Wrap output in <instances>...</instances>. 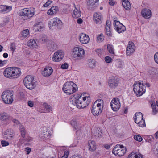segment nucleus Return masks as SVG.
Returning <instances> with one entry per match:
<instances>
[{
    "mask_svg": "<svg viewBox=\"0 0 158 158\" xmlns=\"http://www.w3.org/2000/svg\"><path fill=\"white\" fill-rule=\"evenodd\" d=\"M90 98L89 96H85L81 98V96L77 94H75L70 99V105L71 108L76 106L78 108H83L87 106L90 103L89 101L85 102L86 98Z\"/></svg>",
    "mask_w": 158,
    "mask_h": 158,
    "instance_id": "1",
    "label": "nucleus"
},
{
    "mask_svg": "<svg viewBox=\"0 0 158 158\" xmlns=\"http://www.w3.org/2000/svg\"><path fill=\"white\" fill-rule=\"evenodd\" d=\"M21 74L20 69L17 67L7 68L3 72L4 76L10 79L17 78L21 75Z\"/></svg>",
    "mask_w": 158,
    "mask_h": 158,
    "instance_id": "2",
    "label": "nucleus"
},
{
    "mask_svg": "<svg viewBox=\"0 0 158 158\" xmlns=\"http://www.w3.org/2000/svg\"><path fill=\"white\" fill-rule=\"evenodd\" d=\"M145 86L144 85L142 81H139L135 82L133 85V89L136 95L140 96L145 92Z\"/></svg>",
    "mask_w": 158,
    "mask_h": 158,
    "instance_id": "3",
    "label": "nucleus"
},
{
    "mask_svg": "<svg viewBox=\"0 0 158 158\" xmlns=\"http://www.w3.org/2000/svg\"><path fill=\"white\" fill-rule=\"evenodd\" d=\"M75 86H76V84L73 82L71 81H67L63 85V90L65 93L70 95L76 91V89L74 87Z\"/></svg>",
    "mask_w": 158,
    "mask_h": 158,
    "instance_id": "4",
    "label": "nucleus"
},
{
    "mask_svg": "<svg viewBox=\"0 0 158 158\" xmlns=\"http://www.w3.org/2000/svg\"><path fill=\"white\" fill-rule=\"evenodd\" d=\"M24 84L27 88L32 89L36 86L35 82L34 81V77L30 76H27L23 80Z\"/></svg>",
    "mask_w": 158,
    "mask_h": 158,
    "instance_id": "5",
    "label": "nucleus"
},
{
    "mask_svg": "<svg viewBox=\"0 0 158 158\" xmlns=\"http://www.w3.org/2000/svg\"><path fill=\"white\" fill-rule=\"evenodd\" d=\"M13 96L12 92L10 90H7L3 92L2 95V98L5 103L11 104L13 101Z\"/></svg>",
    "mask_w": 158,
    "mask_h": 158,
    "instance_id": "6",
    "label": "nucleus"
},
{
    "mask_svg": "<svg viewBox=\"0 0 158 158\" xmlns=\"http://www.w3.org/2000/svg\"><path fill=\"white\" fill-rule=\"evenodd\" d=\"M126 152V148L123 145L120 146L117 145L114 148L112 152L117 156H122Z\"/></svg>",
    "mask_w": 158,
    "mask_h": 158,
    "instance_id": "7",
    "label": "nucleus"
},
{
    "mask_svg": "<svg viewBox=\"0 0 158 158\" xmlns=\"http://www.w3.org/2000/svg\"><path fill=\"white\" fill-rule=\"evenodd\" d=\"M102 110L101 104L94 103L92 107L91 112L94 116L98 115L101 113Z\"/></svg>",
    "mask_w": 158,
    "mask_h": 158,
    "instance_id": "8",
    "label": "nucleus"
},
{
    "mask_svg": "<svg viewBox=\"0 0 158 158\" xmlns=\"http://www.w3.org/2000/svg\"><path fill=\"white\" fill-rule=\"evenodd\" d=\"M119 83L118 79L114 77H110L108 81V85L110 89H115L118 86Z\"/></svg>",
    "mask_w": 158,
    "mask_h": 158,
    "instance_id": "9",
    "label": "nucleus"
},
{
    "mask_svg": "<svg viewBox=\"0 0 158 158\" xmlns=\"http://www.w3.org/2000/svg\"><path fill=\"white\" fill-rule=\"evenodd\" d=\"M110 106L113 111H117L118 110L121 106L119 99L116 98L113 99L111 101Z\"/></svg>",
    "mask_w": 158,
    "mask_h": 158,
    "instance_id": "10",
    "label": "nucleus"
},
{
    "mask_svg": "<svg viewBox=\"0 0 158 158\" xmlns=\"http://www.w3.org/2000/svg\"><path fill=\"white\" fill-rule=\"evenodd\" d=\"M64 55V53L62 50H58L54 53L52 60L57 62L60 61L63 59Z\"/></svg>",
    "mask_w": 158,
    "mask_h": 158,
    "instance_id": "11",
    "label": "nucleus"
},
{
    "mask_svg": "<svg viewBox=\"0 0 158 158\" xmlns=\"http://www.w3.org/2000/svg\"><path fill=\"white\" fill-rule=\"evenodd\" d=\"M114 28L119 33L124 32L126 30V28L119 21H114Z\"/></svg>",
    "mask_w": 158,
    "mask_h": 158,
    "instance_id": "12",
    "label": "nucleus"
},
{
    "mask_svg": "<svg viewBox=\"0 0 158 158\" xmlns=\"http://www.w3.org/2000/svg\"><path fill=\"white\" fill-rule=\"evenodd\" d=\"M80 42L82 44H86L88 43L90 41L89 36L84 33L80 34L79 36Z\"/></svg>",
    "mask_w": 158,
    "mask_h": 158,
    "instance_id": "13",
    "label": "nucleus"
},
{
    "mask_svg": "<svg viewBox=\"0 0 158 158\" xmlns=\"http://www.w3.org/2000/svg\"><path fill=\"white\" fill-rule=\"evenodd\" d=\"M102 20V16L101 13H96L93 15V20L96 24H100Z\"/></svg>",
    "mask_w": 158,
    "mask_h": 158,
    "instance_id": "14",
    "label": "nucleus"
},
{
    "mask_svg": "<svg viewBox=\"0 0 158 158\" xmlns=\"http://www.w3.org/2000/svg\"><path fill=\"white\" fill-rule=\"evenodd\" d=\"M85 53L84 50H75L73 52V56L75 58L78 57L81 58Z\"/></svg>",
    "mask_w": 158,
    "mask_h": 158,
    "instance_id": "15",
    "label": "nucleus"
},
{
    "mask_svg": "<svg viewBox=\"0 0 158 158\" xmlns=\"http://www.w3.org/2000/svg\"><path fill=\"white\" fill-rule=\"evenodd\" d=\"M53 72V69L51 67H46L42 72V75L44 77L49 76Z\"/></svg>",
    "mask_w": 158,
    "mask_h": 158,
    "instance_id": "16",
    "label": "nucleus"
},
{
    "mask_svg": "<svg viewBox=\"0 0 158 158\" xmlns=\"http://www.w3.org/2000/svg\"><path fill=\"white\" fill-rule=\"evenodd\" d=\"M141 13L142 16L146 19L150 18L151 15V12L148 9H145L142 10Z\"/></svg>",
    "mask_w": 158,
    "mask_h": 158,
    "instance_id": "17",
    "label": "nucleus"
},
{
    "mask_svg": "<svg viewBox=\"0 0 158 158\" xmlns=\"http://www.w3.org/2000/svg\"><path fill=\"white\" fill-rule=\"evenodd\" d=\"M12 9L11 7L6 5L0 6V12L3 13H6L10 11Z\"/></svg>",
    "mask_w": 158,
    "mask_h": 158,
    "instance_id": "18",
    "label": "nucleus"
},
{
    "mask_svg": "<svg viewBox=\"0 0 158 158\" xmlns=\"http://www.w3.org/2000/svg\"><path fill=\"white\" fill-rule=\"evenodd\" d=\"M58 11V7L56 6H54L52 7L50 9L48 10L47 14L49 15H52L56 14Z\"/></svg>",
    "mask_w": 158,
    "mask_h": 158,
    "instance_id": "19",
    "label": "nucleus"
},
{
    "mask_svg": "<svg viewBox=\"0 0 158 158\" xmlns=\"http://www.w3.org/2000/svg\"><path fill=\"white\" fill-rule=\"evenodd\" d=\"M88 145L89 149L90 151H94L96 149V143L93 140H89L88 142Z\"/></svg>",
    "mask_w": 158,
    "mask_h": 158,
    "instance_id": "20",
    "label": "nucleus"
},
{
    "mask_svg": "<svg viewBox=\"0 0 158 158\" xmlns=\"http://www.w3.org/2000/svg\"><path fill=\"white\" fill-rule=\"evenodd\" d=\"M143 119V114L140 112H136L135 114V116L134 117V120L135 123Z\"/></svg>",
    "mask_w": 158,
    "mask_h": 158,
    "instance_id": "21",
    "label": "nucleus"
},
{
    "mask_svg": "<svg viewBox=\"0 0 158 158\" xmlns=\"http://www.w3.org/2000/svg\"><path fill=\"white\" fill-rule=\"evenodd\" d=\"M26 18L29 19L32 17L35 13V10L34 8H27Z\"/></svg>",
    "mask_w": 158,
    "mask_h": 158,
    "instance_id": "22",
    "label": "nucleus"
},
{
    "mask_svg": "<svg viewBox=\"0 0 158 158\" xmlns=\"http://www.w3.org/2000/svg\"><path fill=\"white\" fill-rule=\"evenodd\" d=\"M122 3L123 7L126 10H130L131 8V5L128 0H122Z\"/></svg>",
    "mask_w": 158,
    "mask_h": 158,
    "instance_id": "23",
    "label": "nucleus"
},
{
    "mask_svg": "<svg viewBox=\"0 0 158 158\" xmlns=\"http://www.w3.org/2000/svg\"><path fill=\"white\" fill-rule=\"evenodd\" d=\"M37 40L35 39H32L29 40L27 42V45L28 46L32 48H36L37 46L36 41Z\"/></svg>",
    "mask_w": 158,
    "mask_h": 158,
    "instance_id": "24",
    "label": "nucleus"
},
{
    "mask_svg": "<svg viewBox=\"0 0 158 158\" xmlns=\"http://www.w3.org/2000/svg\"><path fill=\"white\" fill-rule=\"evenodd\" d=\"M87 4L88 9L91 10L94 9L98 5L91 0H89L87 2Z\"/></svg>",
    "mask_w": 158,
    "mask_h": 158,
    "instance_id": "25",
    "label": "nucleus"
},
{
    "mask_svg": "<svg viewBox=\"0 0 158 158\" xmlns=\"http://www.w3.org/2000/svg\"><path fill=\"white\" fill-rule=\"evenodd\" d=\"M81 13L79 8L75 7L72 16L74 18H78L81 16Z\"/></svg>",
    "mask_w": 158,
    "mask_h": 158,
    "instance_id": "26",
    "label": "nucleus"
},
{
    "mask_svg": "<svg viewBox=\"0 0 158 158\" xmlns=\"http://www.w3.org/2000/svg\"><path fill=\"white\" fill-rule=\"evenodd\" d=\"M70 124L76 129H79L80 127L79 123L75 119H73L70 122Z\"/></svg>",
    "mask_w": 158,
    "mask_h": 158,
    "instance_id": "27",
    "label": "nucleus"
},
{
    "mask_svg": "<svg viewBox=\"0 0 158 158\" xmlns=\"http://www.w3.org/2000/svg\"><path fill=\"white\" fill-rule=\"evenodd\" d=\"M105 33L108 36L111 37L112 36V34L110 30V24H108L107 21L106 22V26Z\"/></svg>",
    "mask_w": 158,
    "mask_h": 158,
    "instance_id": "28",
    "label": "nucleus"
},
{
    "mask_svg": "<svg viewBox=\"0 0 158 158\" xmlns=\"http://www.w3.org/2000/svg\"><path fill=\"white\" fill-rule=\"evenodd\" d=\"M52 26H58L59 24L61 23V21L58 18H54L51 20Z\"/></svg>",
    "mask_w": 158,
    "mask_h": 158,
    "instance_id": "29",
    "label": "nucleus"
},
{
    "mask_svg": "<svg viewBox=\"0 0 158 158\" xmlns=\"http://www.w3.org/2000/svg\"><path fill=\"white\" fill-rule=\"evenodd\" d=\"M151 106L152 110V114L153 115L156 114L158 112V108L156 107L154 102H152L151 103Z\"/></svg>",
    "mask_w": 158,
    "mask_h": 158,
    "instance_id": "30",
    "label": "nucleus"
},
{
    "mask_svg": "<svg viewBox=\"0 0 158 158\" xmlns=\"http://www.w3.org/2000/svg\"><path fill=\"white\" fill-rule=\"evenodd\" d=\"M128 158H143V157L141 154L133 152L129 155Z\"/></svg>",
    "mask_w": 158,
    "mask_h": 158,
    "instance_id": "31",
    "label": "nucleus"
},
{
    "mask_svg": "<svg viewBox=\"0 0 158 158\" xmlns=\"http://www.w3.org/2000/svg\"><path fill=\"white\" fill-rule=\"evenodd\" d=\"M40 23H37L35 24L33 26L34 30L35 31H40L41 29L43 28V26H41Z\"/></svg>",
    "mask_w": 158,
    "mask_h": 158,
    "instance_id": "32",
    "label": "nucleus"
},
{
    "mask_svg": "<svg viewBox=\"0 0 158 158\" xmlns=\"http://www.w3.org/2000/svg\"><path fill=\"white\" fill-rule=\"evenodd\" d=\"M19 129L22 136L23 138H24L25 136L26 131L24 127L22 125H20L19 127Z\"/></svg>",
    "mask_w": 158,
    "mask_h": 158,
    "instance_id": "33",
    "label": "nucleus"
},
{
    "mask_svg": "<svg viewBox=\"0 0 158 158\" xmlns=\"http://www.w3.org/2000/svg\"><path fill=\"white\" fill-rule=\"evenodd\" d=\"M9 116L5 113H1L0 114V119L2 121H6L8 119Z\"/></svg>",
    "mask_w": 158,
    "mask_h": 158,
    "instance_id": "34",
    "label": "nucleus"
},
{
    "mask_svg": "<svg viewBox=\"0 0 158 158\" xmlns=\"http://www.w3.org/2000/svg\"><path fill=\"white\" fill-rule=\"evenodd\" d=\"M27 8H24L23 9H21L19 13V15L21 16H24L26 18L27 14Z\"/></svg>",
    "mask_w": 158,
    "mask_h": 158,
    "instance_id": "35",
    "label": "nucleus"
},
{
    "mask_svg": "<svg viewBox=\"0 0 158 158\" xmlns=\"http://www.w3.org/2000/svg\"><path fill=\"white\" fill-rule=\"evenodd\" d=\"M29 31L28 29L23 30L21 33L22 36L24 38L27 37L29 35Z\"/></svg>",
    "mask_w": 158,
    "mask_h": 158,
    "instance_id": "36",
    "label": "nucleus"
},
{
    "mask_svg": "<svg viewBox=\"0 0 158 158\" xmlns=\"http://www.w3.org/2000/svg\"><path fill=\"white\" fill-rule=\"evenodd\" d=\"M135 46L134 43L132 41H129L128 43L126 49H134Z\"/></svg>",
    "mask_w": 158,
    "mask_h": 158,
    "instance_id": "37",
    "label": "nucleus"
},
{
    "mask_svg": "<svg viewBox=\"0 0 158 158\" xmlns=\"http://www.w3.org/2000/svg\"><path fill=\"white\" fill-rule=\"evenodd\" d=\"M88 65L89 67L93 68L95 65V61L93 59H90L88 60Z\"/></svg>",
    "mask_w": 158,
    "mask_h": 158,
    "instance_id": "38",
    "label": "nucleus"
},
{
    "mask_svg": "<svg viewBox=\"0 0 158 158\" xmlns=\"http://www.w3.org/2000/svg\"><path fill=\"white\" fill-rule=\"evenodd\" d=\"M43 106L46 109L47 112H49L52 110V108L51 106L50 105H48L46 103H44L43 104Z\"/></svg>",
    "mask_w": 158,
    "mask_h": 158,
    "instance_id": "39",
    "label": "nucleus"
},
{
    "mask_svg": "<svg viewBox=\"0 0 158 158\" xmlns=\"http://www.w3.org/2000/svg\"><path fill=\"white\" fill-rule=\"evenodd\" d=\"M104 40V36L102 34L98 35L97 36V42L100 43L102 42Z\"/></svg>",
    "mask_w": 158,
    "mask_h": 158,
    "instance_id": "40",
    "label": "nucleus"
},
{
    "mask_svg": "<svg viewBox=\"0 0 158 158\" xmlns=\"http://www.w3.org/2000/svg\"><path fill=\"white\" fill-rule=\"evenodd\" d=\"M136 123L138 124L139 126L141 127H144L146 126L145 120L143 119L138 122Z\"/></svg>",
    "mask_w": 158,
    "mask_h": 158,
    "instance_id": "41",
    "label": "nucleus"
},
{
    "mask_svg": "<svg viewBox=\"0 0 158 158\" xmlns=\"http://www.w3.org/2000/svg\"><path fill=\"white\" fill-rule=\"evenodd\" d=\"M49 135L48 134H44L40 137V139L42 141H45L47 139L49 138Z\"/></svg>",
    "mask_w": 158,
    "mask_h": 158,
    "instance_id": "42",
    "label": "nucleus"
},
{
    "mask_svg": "<svg viewBox=\"0 0 158 158\" xmlns=\"http://www.w3.org/2000/svg\"><path fill=\"white\" fill-rule=\"evenodd\" d=\"M134 139L139 142H141L142 140V138L139 135H135L134 136Z\"/></svg>",
    "mask_w": 158,
    "mask_h": 158,
    "instance_id": "43",
    "label": "nucleus"
},
{
    "mask_svg": "<svg viewBox=\"0 0 158 158\" xmlns=\"http://www.w3.org/2000/svg\"><path fill=\"white\" fill-rule=\"evenodd\" d=\"M9 130H6L5 132H4V134L5 135H7L8 138H9L10 139H11L13 138V135L12 134H9Z\"/></svg>",
    "mask_w": 158,
    "mask_h": 158,
    "instance_id": "44",
    "label": "nucleus"
},
{
    "mask_svg": "<svg viewBox=\"0 0 158 158\" xmlns=\"http://www.w3.org/2000/svg\"><path fill=\"white\" fill-rule=\"evenodd\" d=\"M135 50H126V54L127 56H130L134 52Z\"/></svg>",
    "mask_w": 158,
    "mask_h": 158,
    "instance_id": "45",
    "label": "nucleus"
},
{
    "mask_svg": "<svg viewBox=\"0 0 158 158\" xmlns=\"http://www.w3.org/2000/svg\"><path fill=\"white\" fill-rule=\"evenodd\" d=\"M95 135L98 137H100L101 136L102 134V132L101 131H99V130H96V132L95 133Z\"/></svg>",
    "mask_w": 158,
    "mask_h": 158,
    "instance_id": "46",
    "label": "nucleus"
},
{
    "mask_svg": "<svg viewBox=\"0 0 158 158\" xmlns=\"http://www.w3.org/2000/svg\"><path fill=\"white\" fill-rule=\"evenodd\" d=\"M69 154V152L68 150L65 151L64 152L63 155L62 156L61 158H67Z\"/></svg>",
    "mask_w": 158,
    "mask_h": 158,
    "instance_id": "47",
    "label": "nucleus"
},
{
    "mask_svg": "<svg viewBox=\"0 0 158 158\" xmlns=\"http://www.w3.org/2000/svg\"><path fill=\"white\" fill-rule=\"evenodd\" d=\"M52 1L51 0H48L47 2L44 4L43 5V6L44 7H48L52 3Z\"/></svg>",
    "mask_w": 158,
    "mask_h": 158,
    "instance_id": "48",
    "label": "nucleus"
},
{
    "mask_svg": "<svg viewBox=\"0 0 158 158\" xmlns=\"http://www.w3.org/2000/svg\"><path fill=\"white\" fill-rule=\"evenodd\" d=\"M9 21V19L7 18H5L3 20V23H1L0 25L1 27H3L4 26L6 23H8Z\"/></svg>",
    "mask_w": 158,
    "mask_h": 158,
    "instance_id": "49",
    "label": "nucleus"
},
{
    "mask_svg": "<svg viewBox=\"0 0 158 158\" xmlns=\"http://www.w3.org/2000/svg\"><path fill=\"white\" fill-rule=\"evenodd\" d=\"M154 60L155 62L158 64V52L154 55Z\"/></svg>",
    "mask_w": 158,
    "mask_h": 158,
    "instance_id": "50",
    "label": "nucleus"
},
{
    "mask_svg": "<svg viewBox=\"0 0 158 158\" xmlns=\"http://www.w3.org/2000/svg\"><path fill=\"white\" fill-rule=\"evenodd\" d=\"M1 143L2 146H6L9 145V143L5 140L2 141Z\"/></svg>",
    "mask_w": 158,
    "mask_h": 158,
    "instance_id": "51",
    "label": "nucleus"
},
{
    "mask_svg": "<svg viewBox=\"0 0 158 158\" xmlns=\"http://www.w3.org/2000/svg\"><path fill=\"white\" fill-rule=\"evenodd\" d=\"M105 60L106 62L110 63L112 59L110 57L107 56L105 57Z\"/></svg>",
    "mask_w": 158,
    "mask_h": 158,
    "instance_id": "52",
    "label": "nucleus"
},
{
    "mask_svg": "<svg viewBox=\"0 0 158 158\" xmlns=\"http://www.w3.org/2000/svg\"><path fill=\"white\" fill-rule=\"evenodd\" d=\"M68 67V64L67 63H65L64 64H62L61 66V68L62 69H66Z\"/></svg>",
    "mask_w": 158,
    "mask_h": 158,
    "instance_id": "53",
    "label": "nucleus"
},
{
    "mask_svg": "<svg viewBox=\"0 0 158 158\" xmlns=\"http://www.w3.org/2000/svg\"><path fill=\"white\" fill-rule=\"evenodd\" d=\"M117 66L119 68H121L123 67V63L122 62L119 61L117 64Z\"/></svg>",
    "mask_w": 158,
    "mask_h": 158,
    "instance_id": "54",
    "label": "nucleus"
},
{
    "mask_svg": "<svg viewBox=\"0 0 158 158\" xmlns=\"http://www.w3.org/2000/svg\"><path fill=\"white\" fill-rule=\"evenodd\" d=\"M103 101L101 99H98L95 102H94V103L95 104H101H101H103Z\"/></svg>",
    "mask_w": 158,
    "mask_h": 158,
    "instance_id": "55",
    "label": "nucleus"
},
{
    "mask_svg": "<svg viewBox=\"0 0 158 158\" xmlns=\"http://www.w3.org/2000/svg\"><path fill=\"white\" fill-rule=\"evenodd\" d=\"M56 45H54V44H50L49 46H48V48L49 49H56Z\"/></svg>",
    "mask_w": 158,
    "mask_h": 158,
    "instance_id": "56",
    "label": "nucleus"
},
{
    "mask_svg": "<svg viewBox=\"0 0 158 158\" xmlns=\"http://www.w3.org/2000/svg\"><path fill=\"white\" fill-rule=\"evenodd\" d=\"M28 105L29 106L31 107L33 106H34V102L32 101H29L27 102Z\"/></svg>",
    "mask_w": 158,
    "mask_h": 158,
    "instance_id": "57",
    "label": "nucleus"
},
{
    "mask_svg": "<svg viewBox=\"0 0 158 158\" xmlns=\"http://www.w3.org/2000/svg\"><path fill=\"white\" fill-rule=\"evenodd\" d=\"M7 63L6 60L2 61L0 60V66H3L5 64Z\"/></svg>",
    "mask_w": 158,
    "mask_h": 158,
    "instance_id": "58",
    "label": "nucleus"
},
{
    "mask_svg": "<svg viewBox=\"0 0 158 158\" xmlns=\"http://www.w3.org/2000/svg\"><path fill=\"white\" fill-rule=\"evenodd\" d=\"M10 48L11 49H15V45L14 43H12L11 44Z\"/></svg>",
    "mask_w": 158,
    "mask_h": 158,
    "instance_id": "59",
    "label": "nucleus"
},
{
    "mask_svg": "<svg viewBox=\"0 0 158 158\" xmlns=\"http://www.w3.org/2000/svg\"><path fill=\"white\" fill-rule=\"evenodd\" d=\"M25 51H24V53L26 56L29 55L31 52L29 51V50H24Z\"/></svg>",
    "mask_w": 158,
    "mask_h": 158,
    "instance_id": "60",
    "label": "nucleus"
},
{
    "mask_svg": "<svg viewBox=\"0 0 158 158\" xmlns=\"http://www.w3.org/2000/svg\"><path fill=\"white\" fill-rule=\"evenodd\" d=\"M115 2L113 0H109V3L111 6H113L115 4Z\"/></svg>",
    "mask_w": 158,
    "mask_h": 158,
    "instance_id": "61",
    "label": "nucleus"
},
{
    "mask_svg": "<svg viewBox=\"0 0 158 158\" xmlns=\"http://www.w3.org/2000/svg\"><path fill=\"white\" fill-rule=\"evenodd\" d=\"M25 150L27 152V153L28 154L31 152V148L29 147H27L25 148Z\"/></svg>",
    "mask_w": 158,
    "mask_h": 158,
    "instance_id": "62",
    "label": "nucleus"
},
{
    "mask_svg": "<svg viewBox=\"0 0 158 158\" xmlns=\"http://www.w3.org/2000/svg\"><path fill=\"white\" fill-rule=\"evenodd\" d=\"M113 46L110 44H108L107 46V49H113Z\"/></svg>",
    "mask_w": 158,
    "mask_h": 158,
    "instance_id": "63",
    "label": "nucleus"
},
{
    "mask_svg": "<svg viewBox=\"0 0 158 158\" xmlns=\"http://www.w3.org/2000/svg\"><path fill=\"white\" fill-rule=\"evenodd\" d=\"M82 20L81 18H79L77 20V23L78 24H81L82 23Z\"/></svg>",
    "mask_w": 158,
    "mask_h": 158,
    "instance_id": "64",
    "label": "nucleus"
}]
</instances>
